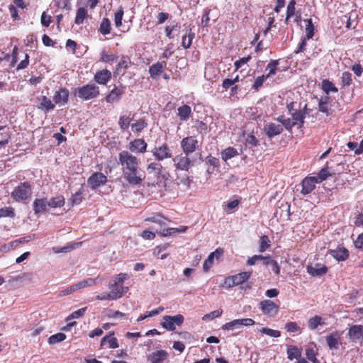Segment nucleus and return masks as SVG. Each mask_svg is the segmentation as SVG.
I'll return each mask as SVG.
<instances>
[{
  "instance_id": "nucleus-1",
  "label": "nucleus",
  "mask_w": 363,
  "mask_h": 363,
  "mask_svg": "<svg viewBox=\"0 0 363 363\" xmlns=\"http://www.w3.org/2000/svg\"><path fill=\"white\" fill-rule=\"evenodd\" d=\"M118 161L122 167L125 180L133 186L141 184L145 176L140 173L139 160L128 151L123 150L118 154Z\"/></svg>"
},
{
  "instance_id": "nucleus-2",
  "label": "nucleus",
  "mask_w": 363,
  "mask_h": 363,
  "mask_svg": "<svg viewBox=\"0 0 363 363\" xmlns=\"http://www.w3.org/2000/svg\"><path fill=\"white\" fill-rule=\"evenodd\" d=\"M33 194V187L29 182H20L11 193L16 202H26Z\"/></svg>"
},
{
  "instance_id": "nucleus-3",
  "label": "nucleus",
  "mask_w": 363,
  "mask_h": 363,
  "mask_svg": "<svg viewBox=\"0 0 363 363\" xmlns=\"http://www.w3.org/2000/svg\"><path fill=\"white\" fill-rule=\"evenodd\" d=\"M99 86L94 84H89L75 89L74 90V94H77L79 98L84 101L96 98L99 95Z\"/></svg>"
},
{
  "instance_id": "nucleus-4",
  "label": "nucleus",
  "mask_w": 363,
  "mask_h": 363,
  "mask_svg": "<svg viewBox=\"0 0 363 363\" xmlns=\"http://www.w3.org/2000/svg\"><path fill=\"white\" fill-rule=\"evenodd\" d=\"M184 318L182 315L178 314L174 316L164 315L161 323L162 326L169 331H174L176 325L180 326L183 324Z\"/></svg>"
},
{
  "instance_id": "nucleus-5",
  "label": "nucleus",
  "mask_w": 363,
  "mask_h": 363,
  "mask_svg": "<svg viewBox=\"0 0 363 363\" xmlns=\"http://www.w3.org/2000/svg\"><path fill=\"white\" fill-rule=\"evenodd\" d=\"M262 313L268 317H274L277 315L279 306L274 301L265 299L261 301L258 305Z\"/></svg>"
},
{
  "instance_id": "nucleus-6",
  "label": "nucleus",
  "mask_w": 363,
  "mask_h": 363,
  "mask_svg": "<svg viewBox=\"0 0 363 363\" xmlns=\"http://www.w3.org/2000/svg\"><path fill=\"white\" fill-rule=\"evenodd\" d=\"M152 154L157 161H162L172 157L171 148L166 143L161 145L155 146L152 150Z\"/></svg>"
},
{
  "instance_id": "nucleus-7",
  "label": "nucleus",
  "mask_w": 363,
  "mask_h": 363,
  "mask_svg": "<svg viewBox=\"0 0 363 363\" xmlns=\"http://www.w3.org/2000/svg\"><path fill=\"white\" fill-rule=\"evenodd\" d=\"M181 147L184 154L189 155L199 148V141L195 136H187L182 140Z\"/></svg>"
},
{
  "instance_id": "nucleus-8",
  "label": "nucleus",
  "mask_w": 363,
  "mask_h": 363,
  "mask_svg": "<svg viewBox=\"0 0 363 363\" xmlns=\"http://www.w3.org/2000/svg\"><path fill=\"white\" fill-rule=\"evenodd\" d=\"M173 162L175 168L179 170H189L191 166L192 162L188 155H183L182 154L178 155L173 158Z\"/></svg>"
},
{
  "instance_id": "nucleus-9",
  "label": "nucleus",
  "mask_w": 363,
  "mask_h": 363,
  "mask_svg": "<svg viewBox=\"0 0 363 363\" xmlns=\"http://www.w3.org/2000/svg\"><path fill=\"white\" fill-rule=\"evenodd\" d=\"M107 182V177L101 172H94L87 179L89 186L92 189H96Z\"/></svg>"
},
{
  "instance_id": "nucleus-10",
  "label": "nucleus",
  "mask_w": 363,
  "mask_h": 363,
  "mask_svg": "<svg viewBox=\"0 0 363 363\" xmlns=\"http://www.w3.org/2000/svg\"><path fill=\"white\" fill-rule=\"evenodd\" d=\"M309 114V111L307 108V104H305L303 106H301V103L299 104L298 109L297 111H294V112L291 115L292 120L295 122H297V125L299 128L303 127L304 123V119L306 115Z\"/></svg>"
},
{
  "instance_id": "nucleus-11",
  "label": "nucleus",
  "mask_w": 363,
  "mask_h": 363,
  "mask_svg": "<svg viewBox=\"0 0 363 363\" xmlns=\"http://www.w3.org/2000/svg\"><path fill=\"white\" fill-rule=\"evenodd\" d=\"M125 92V86L120 84L115 86L105 97L107 103H114L118 101Z\"/></svg>"
},
{
  "instance_id": "nucleus-12",
  "label": "nucleus",
  "mask_w": 363,
  "mask_h": 363,
  "mask_svg": "<svg viewBox=\"0 0 363 363\" xmlns=\"http://www.w3.org/2000/svg\"><path fill=\"white\" fill-rule=\"evenodd\" d=\"M223 249L218 247L215 251L210 253L203 264V271L207 272L213 266L214 259H219L223 256Z\"/></svg>"
},
{
  "instance_id": "nucleus-13",
  "label": "nucleus",
  "mask_w": 363,
  "mask_h": 363,
  "mask_svg": "<svg viewBox=\"0 0 363 363\" xmlns=\"http://www.w3.org/2000/svg\"><path fill=\"white\" fill-rule=\"evenodd\" d=\"M347 337L352 342L363 340V325H353L348 329Z\"/></svg>"
},
{
  "instance_id": "nucleus-14",
  "label": "nucleus",
  "mask_w": 363,
  "mask_h": 363,
  "mask_svg": "<svg viewBox=\"0 0 363 363\" xmlns=\"http://www.w3.org/2000/svg\"><path fill=\"white\" fill-rule=\"evenodd\" d=\"M317 183L318 182L315 177H307L304 178L301 182L302 189L301 190V193L303 195H307L310 194L315 189V184Z\"/></svg>"
},
{
  "instance_id": "nucleus-15",
  "label": "nucleus",
  "mask_w": 363,
  "mask_h": 363,
  "mask_svg": "<svg viewBox=\"0 0 363 363\" xmlns=\"http://www.w3.org/2000/svg\"><path fill=\"white\" fill-rule=\"evenodd\" d=\"M169 357L168 352L164 350L152 352L147 356V361L150 363H163Z\"/></svg>"
},
{
  "instance_id": "nucleus-16",
  "label": "nucleus",
  "mask_w": 363,
  "mask_h": 363,
  "mask_svg": "<svg viewBox=\"0 0 363 363\" xmlns=\"http://www.w3.org/2000/svg\"><path fill=\"white\" fill-rule=\"evenodd\" d=\"M129 150L133 152L145 153L147 151V144L143 138H137L129 143Z\"/></svg>"
},
{
  "instance_id": "nucleus-17",
  "label": "nucleus",
  "mask_w": 363,
  "mask_h": 363,
  "mask_svg": "<svg viewBox=\"0 0 363 363\" xmlns=\"http://www.w3.org/2000/svg\"><path fill=\"white\" fill-rule=\"evenodd\" d=\"M283 130L282 125L276 123H269L264 126V131L269 138L281 134Z\"/></svg>"
},
{
  "instance_id": "nucleus-18",
  "label": "nucleus",
  "mask_w": 363,
  "mask_h": 363,
  "mask_svg": "<svg viewBox=\"0 0 363 363\" xmlns=\"http://www.w3.org/2000/svg\"><path fill=\"white\" fill-rule=\"evenodd\" d=\"M69 92L67 88H60L55 91L53 101L56 104L65 105L69 101Z\"/></svg>"
},
{
  "instance_id": "nucleus-19",
  "label": "nucleus",
  "mask_w": 363,
  "mask_h": 363,
  "mask_svg": "<svg viewBox=\"0 0 363 363\" xmlns=\"http://www.w3.org/2000/svg\"><path fill=\"white\" fill-rule=\"evenodd\" d=\"M111 72L109 70L104 69L96 72L94 79L96 83L106 85L111 79Z\"/></svg>"
},
{
  "instance_id": "nucleus-20",
  "label": "nucleus",
  "mask_w": 363,
  "mask_h": 363,
  "mask_svg": "<svg viewBox=\"0 0 363 363\" xmlns=\"http://www.w3.org/2000/svg\"><path fill=\"white\" fill-rule=\"evenodd\" d=\"M166 61L157 62L156 63L152 65L149 67V73L150 77L152 79H156L162 73L163 70L166 68Z\"/></svg>"
},
{
  "instance_id": "nucleus-21",
  "label": "nucleus",
  "mask_w": 363,
  "mask_h": 363,
  "mask_svg": "<svg viewBox=\"0 0 363 363\" xmlns=\"http://www.w3.org/2000/svg\"><path fill=\"white\" fill-rule=\"evenodd\" d=\"M106 344L108 347L111 349H116L119 347L118 340L114 337V333H110L102 337L100 346L103 348Z\"/></svg>"
},
{
  "instance_id": "nucleus-22",
  "label": "nucleus",
  "mask_w": 363,
  "mask_h": 363,
  "mask_svg": "<svg viewBox=\"0 0 363 363\" xmlns=\"http://www.w3.org/2000/svg\"><path fill=\"white\" fill-rule=\"evenodd\" d=\"M329 254L337 261H345L349 257V251L345 247H337L335 250H330Z\"/></svg>"
},
{
  "instance_id": "nucleus-23",
  "label": "nucleus",
  "mask_w": 363,
  "mask_h": 363,
  "mask_svg": "<svg viewBox=\"0 0 363 363\" xmlns=\"http://www.w3.org/2000/svg\"><path fill=\"white\" fill-rule=\"evenodd\" d=\"M307 272L313 277H320L327 273L328 267L323 264L317 263L315 267L308 266Z\"/></svg>"
},
{
  "instance_id": "nucleus-24",
  "label": "nucleus",
  "mask_w": 363,
  "mask_h": 363,
  "mask_svg": "<svg viewBox=\"0 0 363 363\" xmlns=\"http://www.w3.org/2000/svg\"><path fill=\"white\" fill-rule=\"evenodd\" d=\"M48 201L46 198L35 199L33 203V208L35 215H38L47 210Z\"/></svg>"
},
{
  "instance_id": "nucleus-25",
  "label": "nucleus",
  "mask_w": 363,
  "mask_h": 363,
  "mask_svg": "<svg viewBox=\"0 0 363 363\" xmlns=\"http://www.w3.org/2000/svg\"><path fill=\"white\" fill-rule=\"evenodd\" d=\"M147 170L149 173L154 172L157 174L158 179H160L161 177L162 179H165V175L163 174L164 167L160 163L156 162L150 163L147 167Z\"/></svg>"
},
{
  "instance_id": "nucleus-26",
  "label": "nucleus",
  "mask_w": 363,
  "mask_h": 363,
  "mask_svg": "<svg viewBox=\"0 0 363 363\" xmlns=\"http://www.w3.org/2000/svg\"><path fill=\"white\" fill-rule=\"evenodd\" d=\"M340 335L337 332H335L326 337V342L330 350L337 349L340 344Z\"/></svg>"
},
{
  "instance_id": "nucleus-27",
  "label": "nucleus",
  "mask_w": 363,
  "mask_h": 363,
  "mask_svg": "<svg viewBox=\"0 0 363 363\" xmlns=\"http://www.w3.org/2000/svg\"><path fill=\"white\" fill-rule=\"evenodd\" d=\"M287 358L290 360L300 359L302 357V348L294 345H289L286 350Z\"/></svg>"
},
{
  "instance_id": "nucleus-28",
  "label": "nucleus",
  "mask_w": 363,
  "mask_h": 363,
  "mask_svg": "<svg viewBox=\"0 0 363 363\" xmlns=\"http://www.w3.org/2000/svg\"><path fill=\"white\" fill-rule=\"evenodd\" d=\"M108 288L111 289L110 294L113 293V296H116L117 299L121 298L128 291L127 287H124L122 285L119 286L116 284H110Z\"/></svg>"
},
{
  "instance_id": "nucleus-29",
  "label": "nucleus",
  "mask_w": 363,
  "mask_h": 363,
  "mask_svg": "<svg viewBox=\"0 0 363 363\" xmlns=\"http://www.w3.org/2000/svg\"><path fill=\"white\" fill-rule=\"evenodd\" d=\"M177 116L182 121H185L189 118L191 114V108L189 105H183L177 109Z\"/></svg>"
},
{
  "instance_id": "nucleus-30",
  "label": "nucleus",
  "mask_w": 363,
  "mask_h": 363,
  "mask_svg": "<svg viewBox=\"0 0 363 363\" xmlns=\"http://www.w3.org/2000/svg\"><path fill=\"white\" fill-rule=\"evenodd\" d=\"M84 189L82 186L77 192L72 195L71 198L68 200L69 203L72 206L80 204L83 199V193Z\"/></svg>"
},
{
  "instance_id": "nucleus-31",
  "label": "nucleus",
  "mask_w": 363,
  "mask_h": 363,
  "mask_svg": "<svg viewBox=\"0 0 363 363\" xmlns=\"http://www.w3.org/2000/svg\"><path fill=\"white\" fill-rule=\"evenodd\" d=\"M147 127V120L145 118H140L137 120L135 123H132V130L139 135L145 128Z\"/></svg>"
},
{
  "instance_id": "nucleus-32",
  "label": "nucleus",
  "mask_w": 363,
  "mask_h": 363,
  "mask_svg": "<svg viewBox=\"0 0 363 363\" xmlns=\"http://www.w3.org/2000/svg\"><path fill=\"white\" fill-rule=\"evenodd\" d=\"M252 274V272H242L233 275L235 286H238L246 282L251 277Z\"/></svg>"
},
{
  "instance_id": "nucleus-33",
  "label": "nucleus",
  "mask_w": 363,
  "mask_h": 363,
  "mask_svg": "<svg viewBox=\"0 0 363 363\" xmlns=\"http://www.w3.org/2000/svg\"><path fill=\"white\" fill-rule=\"evenodd\" d=\"M87 16V10L84 7H80L77 10L74 23L77 25H81L84 23V19H86Z\"/></svg>"
},
{
  "instance_id": "nucleus-34",
  "label": "nucleus",
  "mask_w": 363,
  "mask_h": 363,
  "mask_svg": "<svg viewBox=\"0 0 363 363\" xmlns=\"http://www.w3.org/2000/svg\"><path fill=\"white\" fill-rule=\"evenodd\" d=\"M237 155H238V152L233 147H228L221 152V158L224 161H227Z\"/></svg>"
},
{
  "instance_id": "nucleus-35",
  "label": "nucleus",
  "mask_w": 363,
  "mask_h": 363,
  "mask_svg": "<svg viewBox=\"0 0 363 363\" xmlns=\"http://www.w3.org/2000/svg\"><path fill=\"white\" fill-rule=\"evenodd\" d=\"M96 280L92 278H88L86 279H84L77 284H73V287L74 289V291L79 290L81 289H84L88 286H91L95 285Z\"/></svg>"
},
{
  "instance_id": "nucleus-36",
  "label": "nucleus",
  "mask_w": 363,
  "mask_h": 363,
  "mask_svg": "<svg viewBox=\"0 0 363 363\" xmlns=\"http://www.w3.org/2000/svg\"><path fill=\"white\" fill-rule=\"evenodd\" d=\"M131 64L130 58L127 55H123L116 67V72H119L123 68L125 70L127 69Z\"/></svg>"
},
{
  "instance_id": "nucleus-37",
  "label": "nucleus",
  "mask_w": 363,
  "mask_h": 363,
  "mask_svg": "<svg viewBox=\"0 0 363 363\" xmlns=\"http://www.w3.org/2000/svg\"><path fill=\"white\" fill-rule=\"evenodd\" d=\"M321 88L323 91L327 94H328L330 91L334 93L338 91L337 88L332 82L329 81L328 79L323 80Z\"/></svg>"
},
{
  "instance_id": "nucleus-38",
  "label": "nucleus",
  "mask_w": 363,
  "mask_h": 363,
  "mask_svg": "<svg viewBox=\"0 0 363 363\" xmlns=\"http://www.w3.org/2000/svg\"><path fill=\"white\" fill-rule=\"evenodd\" d=\"M38 108L45 111H50L55 108L52 101L45 96H42Z\"/></svg>"
},
{
  "instance_id": "nucleus-39",
  "label": "nucleus",
  "mask_w": 363,
  "mask_h": 363,
  "mask_svg": "<svg viewBox=\"0 0 363 363\" xmlns=\"http://www.w3.org/2000/svg\"><path fill=\"white\" fill-rule=\"evenodd\" d=\"M65 198L62 195L52 198L48 201V206L50 208L62 207L65 205Z\"/></svg>"
},
{
  "instance_id": "nucleus-40",
  "label": "nucleus",
  "mask_w": 363,
  "mask_h": 363,
  "mask_svg": "<svg viewBox=\"0 0 363 363\" xmlns=\"http://www.w3.org/2000/svg\"><path fill=\"white\" fill-rule=\"evenodd\" d=\"M271 246V241L267 235H262L259 240V252H264Z\"/></svg>"
},
{
  "instance_id": "nucleus-41",
  "label": "nucleus",
  "mask_w": 363,
  "mask_h": 363,
  "mask_svg": "<svg viewBox=\"0 0 363 363\" xmlns=\"http://www.w3.org/2000/svg\"><path fill=\"white\" fill-rule=\"evenodd\" d=\"M194 38V33L192 32L191 29H189L188 34L182 37V46L184 49L189 48Z\"/></svg>"
},
{
  "instance_id": "nucleus-42",
  "label": "nucleus",
  "mask_w": 363,
  "mask_h": 363,
  "mask_svg": "<svg viewBox=\"0 0 363 363\" xmlns=\"http://www.w3.org/2000/svg\"><path fill=\"white\" fill-rule=\"evenodd\" d=\"M116 59L117 56L116 55L109 54L106 50H103L101 52L99 61L104 63L112 64L116 60Z\"/></svg>"
},
{
  "instance_id": "nucleus-43",
  "label": "nucleus",
  "mask_w": 363,
  "mask_h": 363,
  "mask_svg": "<svg viewBox=\"0 0 363 363\" xmlns=\"http://www.w3.org/2000/svg\"><path fill=\"white\" fill-rule=\"evenodd\" d=\"M279 62L278 60H272L266 67V70H269V72L266 74V76L269 78L272 76L274 75L277 71V66L279 65Z\"/></svg>"
},
{
  "instance_id": "nucleus-44",
  "label": "nucleus",
  "mask_w": 363,
  "mask_h": 363,
  "mask_svg": "<svg viewBox=\"0 0 363 363\" xmlns=\"http://www.w3.org/2000/svg\"><path fill=\"white\" fill-rule=\"evenodd\" d=\"M111 21L107 18H104L102 21L101 22L99 27V32L103 35H108L111 33Z\"/></svg>"
},
{
  "instance_id": "nucleus-45",
  "label": "nucleus",
  "mask_w": 363,
  "mask_h": 363,
  "mask_svg": "<svg viewBox=\"0 0 363 363\" xmlns=\"http://www.w3.org/2000/svg\"><path fill=\"white\" fill-rule=\"evenodd\" d=\"M325 323L323 322L322 318L319 315H315L311 318L308 322V328L310 330H312L316 329L318 325H321Z\"/></svg>"
},
{
  "instance_id": "nucleus-46",
  "label": "nucleus",
  "mask_w": 363,
  "mask_h": 363,
  "mask_svg": "<svg viewBox=\"0 0 363 363\" xmlns=\"http://www.w3.org/2000/svg\"><path fill=\"white\" fill-rule=\"evenodd\" d=\"M296 1L295 0H291L286 7V18L285 22H287L291 18L294 17V16L296 14Z\"/></svg>"
},
{
  "instance_id": "nucleus-47",
  "label": "nucleus",
  "mask_w": 363,
  "mask_h": 363,
  "mask_svg": "<svg viewBox=\"0 0 363 363\" xmlns=\"http://www.w3.org/2000/svg\"><path fill=\"white\" fill-rule=\"evenodd\" d=\"M167 220H168L167 218L160 214H155L152 217H148L145 219L146 222L155 223L160 225H164Z\"/></svg>"
},
{
  "instance_id": "nucleus-48",
  "label": "nucleus",
  "mask_w": 363,
  "mask_h": 363,
  "mask_svg": "<svg viewBox=\"0 0 363 363\" xmlns=\"http://www.w3.org/2000/svg\"><path fill=\"white\" fill-rule=\"evenodd\" d=\"M131 121L132 118H130L129 116L123 115L121 116L119 118L118 125L121 130H125L129 128Z\"/></svg>"
},
{
  "instance_id": "nucleus-49",
  "label": "nucleus",
  "mask_w": 363,
  "mask_h": 363,
  "mask_svg": "<svg viewBox=\"0 0 363 363\" xmlns=\"http://www.w3.org/2000/svg\"><path fill=\"white\" fill-rule=\"evenodd\" d=\"M306 25V39H311L314 35V26L312 22L311 18H308L307 20H305Z\"/></svg>"
},
{
  "instance_id": "nucleus-50",
  "label": "nucleus",
  "mask_w": 363,
  "mask_h": 363,
  "mask_svg": "<svg viewBox=\"0 0 363 363\" xmlns=\"http://www.w3.org/2000/svg\"><path fill=\"white\" fill-rule=\"evenodd\" d=\"M242 326L240 319H235L230 322L226 323L225 324L222 325V329L225 330H234L235 328H238Z\"/></svg>"
},
{
  "instance_id": "nucleus-51",
  "label": "nucleus",
  "mask_w": 363,
  "mask_h": 363,
  "mask_svg": "<svg viewBox=\"0 0 363 363\" xmlns=\"http://www.w3.org/2000/svg\"><path fill=\"white\" fill-rule=\"evenodd\" d=\"M352 83V74L349 72H344L341 77V86L342 88L349 86Z\"/></svg>"
},
{
  "instance_id": "nucleus-52",
  "label": "nucleus",
  "mask_w": 363,
  "mask_h": 363,
  "mask_svg": "<svg viewBox=\"0 0 363 363\" xmlns=\"http://www.w3.org/2000/svg\"><path fill=\"white\" fill-rule=\"evenodd\" d=\"M16 216L15 210L11 206L0 208V218L9 217L14 218Z\"/></svg>"
},
{
  "instance_id": "nucleus-53",
  "label": "nucleus",
  "mask_w": 363,
  "mask_h": 363,
  "mask_svg": "<svg viewBox=\"0 0 363 363\" xmlns=\"http://www.w3.org/2000/svg\"><path fill=\"white\" fill-rule=\"evenodd\" d=\"M66 339V335L62 333H58L57 334L51 335L48 339V342L51 345L62 342Z\"/></svg>"
},
{
  "instance_id": "nucleus-54",
  "label": "nucleus",
  "mask_w": 363,
  "mask_h": 363,
  "mask_svg": "<svg viewBox=\"0 0 363 363\" xmlns=\"http://www.w3.org/2000/svg\"><path fill=\"white\" fill-rule=\"evenodd\" d=\"M124 14V11L123 7H120L118 11L114 15V23L117 28H120L122 26V20Z\"/></svg>"
},
{
  "instance_id": "nucleus-55",
  "label": "nucleus",
  "mask_w": 363,
  "mask_h": 363,
  "mask_svg": "<svg viewBox=\"0 0 363 363\" xmlns=\"http://www.w3.org/2000/svg\"><path fill=\"white\" fill-rule=\"evenodd\" d=\"M86 309H87V307H84V308H79L77 311L72 312L70 315H69L66 318L65 320L69 321L72 319L79 318L80 317H82L85 314Z\"/></svg>"
},
{
  "instance_id": "nucleus-56",
  "label": "nucleus",
  "mask_w": 363,
  "mask_h": 363,
  "mask_svg": "<svg viewBox=\"0 0 363 363\" xmlns=\"http://www.w3.org/2000/svg\"><path fill=\"white\" fill-rule=\"evenodd\" d=\"M54 6L60 9H70L69 0H53Z\"/></svg>"
},
{
  "instance_id": "nucleus-57",
  "label": "nucleus",
  "mask_w": 363,
  "mask_h": 363,
  "mask_svg": "<svg viewBox=\"0 0 363 363\" xmlns=\"http://www.w3.org/2000/svg\"><path fill=\"white\" fill-rule=\"evenodd\" d=\"M259 331L270 337H279L281 336V332L279 330H273L269 328H262Z\"/></svg>"
},
{
  "instance_id": "nucleus-58",
  "label": "nucleus",
  "mask_w": 363,
  "mask_h": 363,
  "mask_svg": "<svg viewBox=\"0 0 363 363\" xmlns=\"http://www.w3.org/2000/svg\"><path fill=\"white\" fill-rule=\"evenodd\" d=\"M329 103V97L325 96L324 98H321L319 101V111L323 113H328V104Z\"/></svg>"
},
{
  "instance_id": "nucleus-59",
  "label": "nucleus",
  "mask_w": 363,
  "mask_h": 363,
  "mask_svg": "<svg viewBox=\"0 0 363 363\" xmlns=\"http://www.w3.org/2000/svg\"><path fill=\"white\" fill-rule=\"evenodd\" d=\"M206 163L208 166L214 167L218 169H219L220 165L219 159L211 155H208L206 157Z\"/></svg>"
},
{
  "instance_id": "nucleus-60",
  "label": "nucleus",
  "mask_w": 363,
  "mask_h": 363,
  "mask_svg": "<svg viewBox=\"0 0 363 363\" xmlns=\"http://www.w3.org/2000/svg\"><path fill=\"white\" fill-rule=\"evenodd\" d=\"M329 176H330V174L328 172V168L326 167L323 168L315 178L318 180V182L320 183L325 180Z\"/></svg>"
},
{
  "instance_id": "nucleus-61",
  "label": "nucleus",
  "mask_w": 363,
  "mask_h": 363,
  "mask_svg": "<svg viewBox=\"0 0 363 363\" xmlns=\"http://www.w3.org/2000/svg\"><path fill=\"white\" fill-rule=\"evenodd\" d=\"M285 329L289 333H297L300 330V326L296 322H288L285 325Z\"/></svg>"
},
{
  "instance_id": "nucleus-62",
  "label": "nucleus",
  "mask_w": 363,
  "mask_h": 363,
  "mask_svg": "<svg viewBox=\"0 0 363 363\" xmlns=\"http://www.w3.org/2000/svg\"><path fill=\"white\" fill-rule=\"evenodd\" d=\"M268 77L266 75L262 74V76L257 77L252 84V89L257 91L263 85V83Z\"/></svg>"
},
{
  "instance_id": "nucleus-63",
  "label": "nucleus",
  "mask_w": 363,
  "mask_h": 363,
  "mask_svg": "<svg viewBox=\"0 0 363 363\" xmlns=\"http://www.w3.org/2000/svg\"><path fill=\"white\" fill-rule=\"evenodd\" d=\"M222 313H223V310L218 309V310L213 311L208 314L204 315V316L203 317V320H213L215 318L220 317L222 315Z\"/></svg>"
},
{
  "instance_id": "nucleus-64",
  "label": "nucleus",
  "mask_w": 363,
  "mask_h": 363,
  "mask_svg": "<svg viewBox=\"0 0 363 363\" xmlns=\"http://www.w3.org/2000/svg\"><path fill=\"white\" fill-rule=\"evenodd\" d=\"M306 357L309 361L313 363H319V361L315 357V351L313 348H308L306 350Z\"/></svg>"
}]
</instances>
